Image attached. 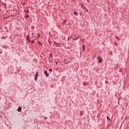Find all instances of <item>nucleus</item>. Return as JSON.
Masks as SVG:
<instances>
[{"label": "nucleus", "instance_id": "39448f33", "mask_svg": "<svg viewBox=\"0 0 129 129\" xmlns=\"http://www.w3.org/2000/svg\"><path fill=\"white\" fill-rule=\"evenodd\" d=\"M18 111H19V112H20V111H22V108H21V107H19L18 108Z\"/></svg>", "mask_w": 129, "mask_h": 129}, {"label": "nucleus", "instance_id": "f257e3e1", "mask_svg": "<svg viewBox=\"0 0 129 129\" xmlns=\"http://www.w3.org/2000/svg\"><path fill=\"white\" fill-rule=\"evenodd\" d=\"M97 59L99 60L98 63L100 64V63L102 62V59L100 57L98 56Z\"/></svg>", "mask_w": 129, "mask_h": 129}, {"label": "nucleus", "instance_id": "20e7f679", "mask_svg": "<svg viewBox=\"0 0 129 129\" xmlns=\"http://www.w3.org/2000/svg\"><path fill=\"white\" fill-rule=\"evenodd\" d=\"M26 39L28 41V42L30 41V36H29V35L27 36Z\"/></svg>", "mask_w": 129, "mask_h": 129}, {"label": "nucleus", "instance_id": "7ed1b4c3", "mask_svg": "<svg viewBox=\"0 0 129 129\" xmlns=\"http://www.w3.org/2000/svg\"><path fill=\"white\" fill-rule=\"evenodd\" d=\"M44 74L46 75V77H49V74H48V72H47V71H45Z\"/></svg>", "mask_w": 129, "mask_h": 129}, {"label": "nucleus", "instance_id": "1a4fd4ad", "mask_svg": "<svg viewBox=\"0 0 129 129\" xmlns=\"http://www.w3.org/2000/svg\"><path fill=\"white\" fill-rule=\"evenodd\" d=\"M77 39H78V38H77L75 39V40H77Z\"/></svg>", "mask_w": 129, "mask_h": 129}, {"label": "nucleus", "instance_id": "0eeeda50", "mask_svg": "<svg viewBox=\"0 0 129 129\" xmlns=\"http://www.w3.org/2000/svg\"><path fill=\"white\" fill-rule=\"evenodd\" d=\"M74 14L75 16H77L78 15V13H77V12H74Z\"/></svg>", "mask_w": 129, "mask_h": 129}, {"label": "nucleus", "instance_id": "423d86ee", "mask_svg": "<svg viewBox=\"0 0 129 129\" xmlns=\"http://www.w3.org/2000/svg\"><path fill=\"white\" fill-rule=\"evenodd\" d=\"M83 50L84 51H85V45H83L82 47Z\"/></svg>", "mask_w": 129, "mask_h": 129}, {"label": "nucleus", "instance_id": "6e6552de", "mask_svg": "<svg viewBox=\"0 0 129 129\" xmlns=\"http://www.w3.org/2000/svg\"><path fill=\"white\" fill-rule=\"evenodd\" d=\"M107 119H109V120H110V118H109V117H108V116H107Z\"/></svg>", "mask_w": 129, "mask_h": 129}, {"label": "nucleus", "instance_id": "9d476101", "mask_svg": "<svg viewBox=\"0 0 129 129\" xmlns=\"http://www.w3.org/2000/svg\"><path fill=\"white\" fill-rule=\"evenodd\" d=\"M27 13H29V11H27Z\"/></svg>", "mask_w": 129, "mask_h": 129}, {"label": "nucleus", "instance_id": "f03ea898", "mask_svg": "<svg viewBox=\"0 0 129 129\" xmlns=\"http://www.w3.org/2000/svg\"><path fill=\"white\" fill-rule=\"evenodd\" d=\"M39 75V73L37 72L36 74V76L35 77V81H37V79L38 78V76Z\"/></svg>", "mask_w": 129, "mask_h": 129}]
</instances>
